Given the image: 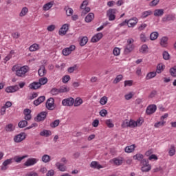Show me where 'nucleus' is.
<instances>
[{"instance_id":"nucleus-1","label":"nucleus","mask_w":176,"mask_h":176,"mask_svg":"<svg viewBox=\"0 0 176 176\" xmlns=\"http://www.w3.org/2000/svg\"><path fill=\"white\" fill-rule=\"evenodd\" d=\"M30 71V67L25 65L20 67L19 65H15L12 67V72H15V75L19 78H25V74Z\"/></svg>"},{"instance_id":"nucleus-2","label":"nucleus","mask_w":176,"mask_h":176,"mask_svg":"<svg viewBox=\"0 0 176 176\" xmlns=\"http://www.w3.org/2000/svg\"><path fill=\"white\" fill-rule=\"evenodd\" d=\"M134 39L129 38L127 41V44L124 48L125 54H129V53H131L132 51L134 50Z\"/></svg>"},{"instance_id":"nucleus-3","label":"nucleus","mask_w":176,"mask_h":176,"mask_svg":"<svg viewBox=\"0 0 176 176\" xmlns=\"http://www.w3.org/2000/svg\"><path fill=\"white\" fill-rule=\"evenodd\" d=\"M143 167H142V171L143 173H148V171H151V169L152 167L151 166V164H149V161L148 160H142L141 162Z\"/></svg>"},{"instance_id":"nucleus-4","label":"nucleus","mask_w":176,"mask_h":176,"mask_svg":"<svg viewBox=\"0 0 176 176\" xmlns=\"http://www.w3.org/2000/svg\"><path fill=\"white\" fill-rule=\"evenodd\" d=\"M45 107L49 111H54L56 109V105L54 104V99L53 98H50L47 99L45 103Z\"/></svg>"},{"instance_id":"nucleus-5","label":"nucleus","mask_w":176,"mask_h":176,"mask_svg":"<svg viewBox=\"0 0 176 176\" xmlns=\"http://www.w3.org/2000/svg\"><path fill=\"white\" fill-rule=\"evenodd\" d=\"M125 23H127V25L129 28H133L137 25L138 23V19L137 17H133L130 19H126Z\"/></svg>"},{"instance_id":"nucleus-6","label":"nucleus","mask_w":176,"mask_h":176,"mask_svg":"<svg viewBox=\"0 0 176 176\" xmlns=\"http://www.w3.org/2000/svg\"><path fill=\"white\" fill-rule=\"evenodd\" d=\"M74 102L75 99L73 98H68L62 100V105H63V107H72Z\"/></svg>"},{"instance_id":"nucleus-7","label":"nucleus","mask_w":176,"mask_h":176,"mask_svg":"<svg viewBox=\"0 0 176 176\" xmlns=\"http://www.w3.org/2000/svg\"><path fill=\"white\" fill-rule=\"evenodd\" d=\"M38 162H39V160L36 158H29L24 163V166H25V167H31L32 166H35Z\"/></svg>"},{"instance_id":"nucleus-8","label":"nucleus","mask_w":176,"mask_h":176,"mask_svg":"<svg viewBox=\"0 0 176 176\" xmlns=\"http://www.w3.org/2000/svg\"><path fill=\"white\" fill-rule=\"evenodd\" d=\"M123 157H118L111 160L110 163H111V164H114V166H122L123 164Z\"/></svg>"},{"instance_id":"nucleus-9","label":"nucleus","mask_w":176,"mask_h":176,"mask_svg":"<svg viewBox=\"0 0 176 176\" xmlns=\"http://www.w3.org/2000/svg\"><path fill=\"white\" fill-rule=\"evenodd\" d=\"M157 109V107L155 104H150L147 107L146 109V113L147 115H152L153 113H155L156 112Z\"/></svg>"},{"instance_id":"nucleus-10","label":"nucleus","mask_w":176,"mask_h":176,"mask_svg":"<svg viewBox=\"0 0 176 176\" xmlns=\"http://www.w3.org/2000/svg\"><path fill=\"white\" fill-rule=\"evenodd\" d=\"M115 13H116V9H109L107 11V16L109 17V21H113V20L116 19V16H115Z\"/></svg>"},{"instance_id":"nucleus-11","label":"nucleus","mask_w":176,"mask_h":176,"mask_svg":"<svg viewBox=\"0 0 176 176\" xmlns=\"http://www.w3.org/2000/svg\"><path fill=\"white\" fill-rule=\"evenodd\" d=\"M25 133H21L14 138V142H21V141H24V139L25 138Z\"/></svg>"},{"instance_id":"nucleus-12","label":"nucleus","mask_w":176,"mask_h":176,"mask_svg":"<svg viewBox=\"0 0 176 176\" xmlns=\"http://www.w3.org/2000/svg\"><path fill=\"white\" fill-rule=\"evenodd\" d=\"M121 127H122V129H126V127H131V129H133V120H124L121 124Z\"/></svg>"},{"instance_id":"nucleus-13","label":"nucleus","mask_w":176,"mask_h":176,"mask_svg":"<svg viewBox=\"0 0 176 176\" xmlns=\"http://www.w3.org/2000/svg\"><path fill=\"white\" fill-rule=\"evenodd\" d=\"M69 28V25L68 24H64L61 27V28L59 30V35L63 36L68 32V30Z\"/></svg>"},{"instance_id":"nucleus-14","label":"nucleus","mask_w":176,"mask_h":176,"mask_svg":"<svg viewBox=\"0 0 176 176\" xmlns=\"http://www.w3.org/2000/svg\"><path fill=\"white\" fill-rule=\"evenodd\" d=\"M19 85L7 87L6 88V93H16V91H19Z\"/></svg>"},{"instance_id":"nucleus-15","label":"nucleus","mask_w":176,"mask_h":176,"mask_svg":"<svg viewBox=\"0 0 176 176\" xmlns=\"http://www.w3.org/2000/svg\"><path fill=\"white\" fill-rule=\"evenodd\" d=\"M55 166L59 171H61L62 173H64L67 171V166H65L64 164L61 162H56L55 164Z\"/></svg>"},{"instance_id":"nucleus-16","label":"nucleus","mask_w":176,"mask_h":176,"mask_svg":"<svg viewBox=\"0 0 176 176\" xmlns=\"http://www.w3.org/2000/svg\"><path fill=\"white\" fill-rule=\"evenodd\" d=\"M133 128L140 127L142 126V123H144V119L142 118H138L136 121L132 120Z\"/></svg>"},{"instance_id":"nucleus-17","label":"nucleus","mask_w":176,"mask_h":176,"mask_svg":"<svg viewBox=\"0 0 176 176\" xmlns=\"http://www.w3.org/2000/svg\"><path fill=\"white\" fill-rule=\"evenodd\" d=\"M13 163V158L8 159L6 161L3 162V166H1V170L2 171H5L7 170V166H9V164H12Z\"/></svg>"},{"instance_id":"nucleus-18","label":"nucleus","mask_w":176,"mask_h":176,"mask_svg":"<svg viewBox=\"0 0 176 176\" xmlns=\"http://www.w3.org/2000/svg\"><path fill=\"white\" fill-rule=\"evenodd\" d=\"M46 116H47V112L42 111L36 116L37 122H42L46 119Z\"/></svg>"},{"instance_id":"nucleus-19","label":"nucleus","mask_w":176,"mask_h":176,"mask_svg":"<svg viewBox=\"0 0 176 176\" xmlns=\"http://www.w3.org/2000/svg\"><path fill=\"white\" fill-rule=\"evenodd\" d=\"M102 33H98L95 34L91 39V41L93 43H96V42H98L102 38Z\"/></svg>"},{"instance_id":"nucleus-20","label":"nucleus","mask_w":176,"mask_h":176,"mask_svg":"<svg viewBox=\"0 0 176 176\" xmlns=\"http://www.w3.org/2000/svg\"><path fill=\"white\" fill-rule=\"evenodd\" d=\"M135 148H137V146H135V144L127 146L124 148V152L126 153H132V152H134V151H135Z\"/></svg>"},{"instance_id":"nucleus-21","label":"nucleus","mask_w":176,"mask_h":176,"mask_svg":"<svg viewBox=\"0 0 176 176\" xmlns=\"http://www.w3.org/2000/svg\"><path fill=\"white\" fill-rule=\"evenodd\" d=\"M38 74L39 76H45L46 74H47V71L46 70V68L45 67V65H41L38 71Z\"/></svg>"},{"instance_id":"nucleus-22","label":"nucleus","mask_w":176,"mask_h":176,"mask_svg":"<svg viewBox=\"0 0 176 176\" xmlns=\"http://www.w3.org/2000/svg\"><path fill=\"white\" fill-rule=\"evenodd\" d=\"M45 98H46L45 96L38 97V99L35 100L33 102L34 105H35L36 107H38V105H41V104H42V102L45 101Z\"/></svg>"},{"instance_id":"nucleus-23","label":"nucleus","mask_w":176,"mask_h":176,"mask_svg":"<svg viewBox=\"0 0 176 176\" xmlns=\"http://www.w3.org/2000/svg\"><path fill=\"white\" fill-rule=\"evenodd\" d=\"M53 5H54V1H50L45 3L43 7V10H44L45 12H47V10H50V9H52V8H53Z\"/></svg>"},{"instance_id":"nucleus-24","label":"nucleus","mask_w":176,"mask_h":176,"mask_svg":"<svg viewBox=\"0 0 176 176\" xmlns=\"http://www.w3.org/2000/svg\"><path fill=\"white\" fill-rule=\"evenodd\" d=\"M27 157H28V155H25L22 157L16 155L14 157L12 160H14L16 163H21V160H24V159H27Z\"/></svg>"},{"instance_id":"nucleus-25","label":"nucleus","mask_w":176,"mask_h":176,"mask_svg":"<svg viewBox=\"0 0 176 176\" xmlns=\"http://www.w3.org/2000/svg\"><path fill=\"white\" fill-rule=\"evenodd\" d=\"M168 43V38L167 36H164L160 39V45L162 47H167Z\"/></svg>"},{"instance_id":"nucleus-26","label":"nucleus","mask_w":176,"mask_h":176,"mask_svg":"<svg viewBox=\"0 0 176 176\" xmlns=\"http://www.w3.org/2000/svg\"><path fill=\"white\" fill-rule=\"evenodd\" d=\"M164 68H166V66L163 63H159L157 65L156 74H162L164 71Z\"/></svg>"},{"instance_id":"nucleus-27","label":"nucleus","mask_w":176,"mask_h":176,"mask_svg":"<svg viewBox=\"0 0 176 176\" xmlns=\"http://www.w3.org/2000/svg\"><path fill=\"white\" fill-rule=\"evenodd\" d=\"M164 14V10L163 9H156L154 11V16L155 17H162Z\"/></svg>"},{"instance_id":"nucleus-28","label":"nucleus","mask_w":176,"mask_h":176,"mask_svg":"<svg viewBox=\"0 0 176 176\" xmlns=\"http://www.w3.org/2000/svg\"><path fill=\"white\" fill-rule=\"evenodd\" d=\"M173 20H174V16L173 14H167L162 18V21L164 23H167V21H172Z\"/></svg>"},{"instance_id":"nucleus-29","label":"nucleus","mask_w":176,"mask_h":176,"mask_svg":"<svg viewBox=\"0 0 176 176\" xmlns=\"http://www.w3.org/2000/svg\"><path fill=\"white\" fill-rule=\"evenodd\" d=\"M29 87L32 90H36V89H39V87H41V83L34 82L30 84Z\"/></svg>"},{"instance_id":"nucleus-30","label":"nucleus","mask_w":176,"mask_h":176,"mask_svg":"<svg viewBox=\"0 0 176 176\" xmlns=\"http://www.w3.org/2000/svg\"><path fill=\"white\" fill-rule=\"evenodd\" d=\"M157 75L156 72H151L147 74V75L146 76V80H149L151 79H153V78H155Z\"/></svg>"},{"instance_id":"nucleus-31","label":"nucleus","mask_w":176,"mask_h":176,"mask_svg":"<svg viewBox=\"0 0 176 176\" xmlns=\"http://www.w3.org/2000/svg\"><path fill=\"white\" fill-rule=\"evenodd\" d=\"M30 52H36V50H39V44L34 43L29 47Z\"/></svg>"},{"instance_id":"nucleus-32","label":"nucleus","mask_w":176,"mask_h":176,"mask_svg":"<svg viewBox=\"0 0 176 176\" xmlns=\"http://www.w3.org/2000/svg\"><path fill=\"white\" fill-rule=\"evenodd\" d=\"M94 19V14L89 13L88 15L85 17V21L86 23H91L93 20Z\"/></svg>"},{"instance_id":"nucleus-33","label":"nucleus","mask_w":176,"mask_h":176,"mask_svg":"<svg viewBox=\"0 0 176 176\" xmlns=\"http://www.w3.org/2000/svg\"><path fill=\"white\" fill-rule=\"evenodd\" d=\"M90 166L92 168H97L98 170H100V168H102V166H101L100 164H98V162L94 161L91 163Z\"/></svg>"},{"instance_id":"nucleus-34","label":"nucleus","mask_w":176,"mask_h":176,"mask_svg":"<svg viewBox=\"0 0 176 176\" xmlns=\"http://www.w3.org/2000/svg\"><path fill=\"white\" fill-rule=\"evenodd\" d=\"M40 135H41V137H49L52 135V131L45 129L40 133Z\"/></svg>"},{"instance_id":"nucleus-35","label":"nucleus","mask_w":176,"mask_h":176,"mask_svg":"<svg viewBox=\"0 0 176 176\" xmlns=\"http://www.w3.org/2000/svg\"><path fill=\"white\" fill-rule=\"evenodd\" d=\"M41 160L43 162V163H49L51 160V157L49 155L45 154L42 156Z\"/></svg>"},{"instance_id":"nucleus-36","label":"nucleus","mask_w":176,"mask_h":176,"mask_svg":"<svg viewBox=\"0 0 176 176\" xmlns=\"http://www.w3.org/2000/svg\"><path fill=\"white\" fill-rule=\"evenodd\" d=\"M27 13H28V8L24 7L21 10V12L19 13V16L24 17V16H27Z\"/></svg>"},{"instance_id":"nucleus-37","label":"nucleus","mask_w":176,"mask_h":176,"mask_svg":"<svg viewBox=\"0 0 176 176\" xmlns=\"http://www.w3.org/2000/svg\"><path fill=\"white\" fill-rule=\"evenodd\" d=\"M74 107H80V105H82L83 104V100L80 98H76L74 100Z\"/></svg>"},{"instance_id":"nucleus-38","label":"nucleus","mask_w":176,"mask_h":176,"mask_svg":"<svg viewBox=\"0 0 176 176\" xmlns=\"http://www.w3.org/2000/svg\"><path fill=\"white\" fill-rule=\"evenodd\" d=\"M159 38V33L157 32H153L150 34V39L151 41H156Z\"/></svg>"},{"instance_id":"nucleus-39","label":"nucleus","mask_w":176,"mask_h":176,"mask_svg":"<svg viewBox=\"0 0 176 176\" xmlns=\"http://www.w3.org/2000/svg\"><path fill=\"white\" fill-rule=\"evenodd\" d=\"M165 123H166V121L161 120L160 122L155 123L154 127H155V129H160V127H163Z\"/></svg>"},{"instance_id":"nucleus-40","label":"nucleus","mask_w":176,"mask_h":176,"mask_svg":"<svg viewBox=\"0 0 176 176\" xmlns=\"http://www.w3.org/2000/svg\"><path fill=\"white\" fill-rule=\"evenodd\" d=\"M105 124L107 126V127H109V129H112L113 127H114V124L113 122H112V120L111 119H108L105 120Z\"/></svg>"},{"instance_id":"nucleus-41","label":"nucleus","mask_w":176,"mask_h":176,"mask_svg":"<svg viewBox=\"0 0 176 176\" xmlns=\"http://www.w3.org/2000/svg\"><path fill=\"white\" fill-rule=\"evenodd\" d=\"M28 124V122H27V120H22L19 122L18 126L19 127H20V129H24V127H26Z\"/></svg>"},{"instance_id":"nucleus-42","label":"nucleus","mask_w":176,"mask_h":176,"mask_svg":"<svg viewBox=\"0 0 176 176\" xmlns=\"http://www.w3.org/2000/svg\"><path fill=\"white\" fill-rule=\"evenodd\" d=\"M14 126L12 125V124H9L6 126V131L8 133H10L12 131H14Z\"/></svg>"},{"instance_id":"nucleus-43","label":"nucleus","mask_w":176,"mask_h":176,"mask_svg":"<svg viewBox=\"0 0 176 176\" xmlns=\"http://www.w3.org/2000/svg\"><path fill=\"white\" fill-rule=\"evenodd\" d=\"M169 156H174L175 155V146L171 145L169 148Z\"/></svg>"},{"instance_id":"nucleus-44","label":"nucleus","mask_w":176,"mask_h":176,"mask_svg":"<svg viewBox=\"0 0 176 176\" xmlns=\"http://www.w3.org/2000/svg\"><path fill=\"white\" fill-rule=\"evenodd\" d=\"M134 160H138L139 162H141L142 159H144V155L142 154H136L135 155L133 156Z\"/></svg>"},{"instance_id":"nucleus-45","label":"nucleus","mask_w":176,"mask_h":176,"mask_svg":"<svg viewBox=\"0 0 176 176\" xmlns=\"http://www.w3.org/2000/svg\"><path fill=\"white\" fill-rule=\"evenodd\" d=\"M38 83H40V86H42L43 85H46L47 83V78L43 77L38 80Z\"/></svg>"},{"instance_id":"nucleus-46","label":"nucleus","mask_w":176,"mask_h":176,"mask_svg":"<svg viewBox=\"0 0 176 176\" xmlns=\"http://www.w3.org/2000/svg\"><path fill=\"white\" fill-rule=\"evenodd\" d=\"M88 41H89V39L87 38V36L82 37L80 42V46H85V45H86V43H87Z\"/></svg>"},{"instance_id":"nucleus-47","label":"nucleus","mask_w":176,"mask_h":176,"mask_svg":"<svg viewBox=\"0 0 176 176\" xmlns=\"http://www.w3.org/2000/svg\"><path fill=\"white\" fill-rule=\"evenodd\" d=\"M107 102H108V98L107 96H103L102 98H100V104L101 105H105Z\"/></svg>"},{"instance_id":"nucleus-48","label":"nucleus","mask_w":176,"mask_h":176,"mask_svg":"<svg viewBox=\"0 0 176 176\" xmlns=\"http://www.w3.org/2000/svg\"><path fill=\"white\" fill-rule=\"evenodd\" d=\"M151 14H152V11L151 10L145 11L142 13V19H146V17H148V16H151Z\"/></svg>"},{"instance_id":"nucleus-49","label":"nucleus","mask_w":176,"mask_h":176,"mask_svg":"<svg viewBox=\"0 0 176 176\" xmlns=\"http://www.w3.org/2000/svg\"><path fill=\"white\" fill-rule=\"evenodd\" d=\"M82 14L81 16H85V14H87L89 12H90V8L89 7H84V8H82Z\"/></svg>"},{"instance_id":"nucleus-50","label":"nucleus","mask_w":176,"mask_h":176,"mask_svg":"<svg viewBox=\"0 0 176 176\" xmlns=\"http://www.w3.org/2000/svg\"><path fill=\"white\" fill-rule=\"evenodd\" d=\"M13 54H14V51L11 50L10 52V54L5 57V58H4L5 61H9V60H10V58H12V56H13Z\"/></svg>"},{"instance_id":"nucleus-51","label":"nucleus","mask_w":176,"mask_h":176,"mask_svg":"<svg viewBox=\"0 0 176 176\" xmlns=\"http://www.w3.org/2000/svg\"><path fill=\"white\" fill-rule=\"evenodd\" d=\"M170 73L171 76L176 77V65L170 69Z\"/></svg>"},{"instance_id":"nucleus-52","label":"nucleus","mask_w":176,"mask_h":176,"mask_svg":"<svg viewBox=\"0 0 176 176\" xmlns=\"http://www.w3.org/2000/svg\"><path fill=\"white\" fill-rule=\"evenodd\" d=\"M122 79H123V76L122 74H120L117 76V77L115 78V80H113V83H119V82H120Z\"/></svg>"},{"instance_id":"nucleus-53","label":"nucleus","mask_w":176,"mask_h":176,"mask_svg":"<svg viewBox=\"0 0 176 176\" xmlns=\"http://www.w3.org/2000/svg\"><path fill=\"white\" fill-rule=\"evenodd\" d=\"M67 91H69V89L65 86L61 87L59 89V93H67Z\"/></svg>"},{"instance_id":"nucleus-54","label":"nucleus","mask_w":176,"mask_h":176,"mask_svg":"<svg viewBox=\"0 0 176 176\" xmlns=\"http://www.w3.org/2000/svg\"><path fill=\"white\" fill-rule=\"evenodd\" d=\"M147 51H148V45H146L145 44L142 45L141 49H140V52L142 53H146Z\"/></svg>"},{"instance_id":"nucleus-55","label":"nucleus","mask_w":176,"mask_h":176,"mask_svg":"<svg viewBox=\"0 0 176 176\" xmlns=\"http://www.w3.org/2000/svg\"><path fill=\"white\" fill-rule=\"evenodd\" d=\"M69 79H71V77H69V76H65L62 78V82L63 83H68V82H69Z\"/></svg>"},{"instance_id":"nucleus-56","label":"nucleus","mask_w":176,"mask_h":176,"mask_svg":"<svg viewBox=\"0 0 176 176\" xmlns=\"http://www.w3.org/2000/svg\"><path fill=\"white\" fill-rule=\"evenodd\" d=\"M60 124V120H56L51 123V127H57Z\"/></svg>"},{"instance_id":"nucleus-57","label":"nucleus","mask_w":176,"mask_h":176,"mask_svg":"<svg viewBox=\"0 0 176 176\" xmlns=\"http://www.w3.org/2000/svg\"><path fill=\"white\" fill-rule=\"evenodd\" d=\"M163 58L164 60H170V54L168 52L165 51L163 52Z\"/></svg>"},{"instance_id":"nucleus-58","label":"nucleus","mask_w":176,"mask_h":176,"mask_svg":"<svg viewBox=\"0 0 176 176\" xmlns=\"http://www.w3.org/2000/svg\"><path fill=\"white\" fill-rule=\"evenodd\" d=\"M100 116H102V118L107 116V115H108V111L106 109H102L100 112H99Z\"/></svg>"},{"instance_id":"nucleus-59","label":"nucleus","mask_w":176,"mask_h":176,"mask_svg":"<svg viewBox=\"0 0 176 176\" xmlns=\"http://www.w3.org/2000/svg\"><path fill=\"white\" fill-rule=\"evenodd\" d=\"M66 14L67 16H72V14H74V10H72V8H67L66 10Z\"/></svg>"},{"instance_id":"nucleus-60","label":"nucleus","mask_w":176,"mask_h":176,"mask_svg":"<svg viewBox=\"0 0 176 176\" xmlns=\"http://www.w3.org/2000/svg\"><path fill=\"white\" fill-rule=\"evenodd\" d=\"M58 93H60V90L56 88H54L51 90V94H52V96H57Z\"/></svg>"},{"instance_id":"nucleus-61","label":"nucleus","mask_w":176,"mask_h":176,"mask_svg":"<svg viewBox=\"0 0 176 176\" xmlns=\"http://www.w3.org/2000/svg\"><path fill=\"white\" fill-rule=\"evenodd\" d=\"M113 53L114 56H119V54H120V49H119L118 47H115L113 49Z\"/></svg>"},{"instance_id":"nucleus-62","label":"nucleus","mask_w":176,"mask_h":176,"mask_svg":"<svg viewBox=\"0 0 176 176\" xmlns=\"http://www.w3.org/2000/svg\"><path fill=\"white\" fill-rule=\"evenodd\" d=\"M47 31L50 32H52V31H54L56 30V25H50L47 28Z\"/></svg>"},{"instance_id":"nucleus-63","label":"nucleus","mask_w":176,"mask_h":176,"mask_svg":"<svg viewBox=\"0 0 176 176\" xmlns=\"http://www.w3.org/2000/svg\"><path fill=\"white\" fill-rule=\"evenodd\" d=\"M62 53L63 56H69L71 54L70 51L67 48L63 49Z\"/></svg>"},{"instance_id":"nucleus-64","label":"nucleus","mask_w":176,"mask_h":176,"mask_svg":"<svg viewBox=\"0 0 176 176\" xmlns=\"http://www.w3.org/2000/svg\"><path fill=\"white\" fill-rule=\"evenodd\" d=\"M25 176H39V175H38L36 172L32 171V172L28 173Z\"/></svg>"}]
</instances>
